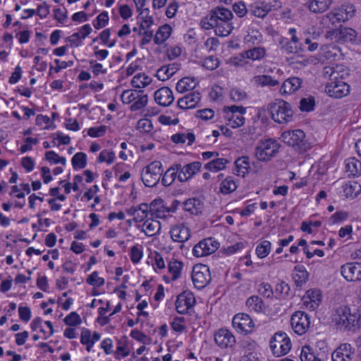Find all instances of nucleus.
I'll return each mask as SVG.
<instances>
[{
	"label": "nucleus",
	"instance_id": "25",
	"mask_svg": "<svg viewBox=\"0 0 361 361\" xmlns=\"http://www.w3.org/2000/svg\"><path fill=\"white\" fill-rule=\"evenodd\" d=\"M161 223L157 220L147 219L142 225V231L145 235L152 237L158 234L161 230Z\"/></svg>",
	"mask_w": 361,
	"mask_h": 361
},
{
	"label": "nucleus",
	"instance_id": "52",
	"mask_svg": "<svg viewBox=\"0 0 361 361\" xmlns=\"http://www.w3.org/2000/svg\"><path fill=\"white\" fill-rule=\"evenodd\" d=\"M219 59L214 56H210L205 58L202 63V66L209 71H213V70L219 67Z\"/></svg>",
	"mask_w": 361,
	"mask_h": 361
},
{
	"label": "nucleus",
	"instance_id": "42",
	"mask_svg": "<svg viewBox=\"0 0 361 361\" xmlns=\"http://www.w3.org/2000/svg\"><path fill=\"white\" fill-rule=\"evenodd\" d=\"M235 164L237 171L241 173L243 176H244L250 168L249 157L247 156L240 157L235 160Z\"/></svg>",
	"mask_w": 361,
	"mask_h": 361
},
{
	"label": "nucleus",
	"instance_id": "38",
	"mask_svg": "<svg viewBox=\"0 0 361 361\" xmlns=\"http://www.w3.org/2000/svg\"><path fill=\"white\" fill-rule=\"evenodd\" d=\"M254 79L255 82L262 87H274L279 84V80L274 79L271 76L268 75H257L255 76Z\"/></svg>",
	"mask_w": 361,
	"mask_h": 361
},
{
	"label": "nucleus",
	"instance_id": "58",
	"mask_svg": "<svg viewBox=\"0 0 361 361\" xmlns=\"http://www.w3.org/2000/svg\"><path fill=\"white\" fill-rule=\"evenodd\" d=\"M214 16H212L210 13L209 14L203 18L201 20L200 24L203 29L204 30H210L212 28H214L215 30V27L216 25V23L215 22V19L213 18Z\"/></svg>",
	"mask_w": 361,
	"mask_h": 361
},
{
	"label": "nucleus",
	"instance_id": "34",
	"mask_svg": "<svg viewBox=\"0 0 361 361\" xmlns=\"http://www.w3.org/2000/svg\"><path fill=\"white\" fill-rule=\"evenodd\" d=\"M245 114H227L225 116L226 119L227 120V125L231 126L233 128H235L238 127H240L245 123V118L243 115Z\"/></svg>",
	"mask_w": 361,
	"mask_h": 361
},
{
	"label": "nucleus",
	"instance_id": "9",
	"mask_svg": "<svg viewBox=\"0 0 361 361\" xmlns=\"http://www.w3.org/2000/svg\"><path fill=\"white\" fill-rule=\"evenodd\" d=\"M290 324L293 331L298 335L304 334L310 325V317L304 312H295L291 317Z\"/></svg>",
	"mask_w": 361,
	"mask_h": 361
},
{
	"label": "nucleus",
	"instance_id": "20",
	"mask_svg": "<svg viewBox=\"0 0 361 361\" xmlns=\"http://www.w3.org/2000/svg\"><path fill=\"white\" fill-rule=\"evenodd\" d=\"M304 5H306L312 13H322L329 9L333 3V0H304Z\"/></svg>",
	"mask_w": 361,
	"mask_h": 361
},
{
	"label": "nucleus",
	"instance_id": "4",
	"mask_svg": "<svg viewBox=\"0 0 361 361\" xmlns=\"http://www.w3.org/2000/svg\"><path fill=\"white\" fill-rule=\"evenodd\" d=\"M280 147V144L276 140H262L255 147V157L259 161H268L276 157Z\"/></svg>",
	"mask_w": 361,
	"mask_h": 361
},
{
	"label": "nucleus",
	"instance_id": "50",
	"mask_svg": "<svg viewBox=\"0 0 361 361\" xmlns=\"http://www.w3.org/2000/svg\"><path fill=\"white\" fill-rule=\"evenodd\" d=\"M314 105L315 101L314 97L302 98L300 102V109L302 111L310 112L314 110Z\"/></svg>",
	"mask_w": 361,
	"mask_h": 361
},
{
	"label": "nucleus",
	"instance_id": "12",
	"mask_svg": "<svg viewBox=\"0 0 361 361\" xmlns=\"http://www.w3.org/2000/svg\"><path fill=\"white\" fill-rule=\"evenodd\" d=\"M341 273L348 281H361V263H346L341 266Z\"/></svg>",
	"mask_w": 361,
	"mask_h": 361
},
{
	"label": "nucleus",
	"instance_id": "46",
	"mask_svg": "<svg viewBox=\"0 0 361 361\" xmlns=\"http://www.w3.org/2000/svg\"><path fill=\"white\" fill-rule=\"evenodd\" d=\"M175 73V68L169 66H162L158 69L156 75L159 80L165 81L169 79Z\"/></svg>",
	"mask_w": 361,
	"mask_h": 361
},
{
	"label": "nucleus",
	"instance_id": "40",
	"mask_svg": "<svg viewBox=\"0 0 361 361\" xmlns=\"http://www.w3.org/2000/svg\"><path fill=\"white\" fill-rule=\"evenodd\" d=\"M140 93H142V91L126 90L122 92L121 99L123 104H129L139 97Z\"/></svg>",
	"mask_w": 361,
	"mask_h": 361
},
{
	"label": "nucleus",
	"instance_id": "15",
	"mask_svg": "<svg viewBox=\"0 0 361 361\" xmlns=\"http://www.w3.org/2000/svg\"><path fill=\"white\" fill-rule=\"evenodd\" d=\"M216 343L221 348L232 347L235 343V336L226 329H221L214 334Z\"/></svg>",
	"mask_w": 361,
	"mask_h": 361
},
{
	"label": "nucleus",
	"instance_id": "36",
	"mask_svg": "<svg viewBox=\"0 0 361 361\" xmlns=\"http://www.w3.org/2000/svg\"><path fill=\"white\" fill-rule=\"evenodd\" d=\"M182 269L183 263L180 261L173 259L169 263L168 269L169 273L172 274V281H175L180 276Z\"/></svg>",
	"mask_w": 361,
	"mask_h": 361
},
{
	"label": "nucleus",
	"instance_id": "39",
	"mask_svg": "<svg viewBox=\"0 0 361 361\" xmlns=\"http://www.w3.org/2000/svg\"><path fill=\"white\" fill-rule=\"evenodd\" d=\"M237 188V185L233 177H227L221 183L220 190L224 194H229L235 191Z\"/></svg>",
	"mask_w": 361,
	"mask_h": 361
},
{
	"label": "nucleus",
	"instance_id": "45",
	"mask_svg": "<svg viewBox=\"0 0 361 361\" xmlns=\"http://www.w3.org/2000/svg\"><path fill=\"white\" fill-rule=\"evenodd\" d=\"M361 190V186L356 182H349L343 185V190L347 197H356Z\"/></svg>",
	"mask_w": 361,
	"mask_h": 361
},
{
	"label": "nucleus",
	"instance_id": "63",
	"mask_svg": "<svg viewBox=\"0 0 361 361\" xmlns=\"http://www.w3.org/2000/svg\"><path fill=\"white\" fill-rule=\"evenodd\" d=\"M259 293L266 298H271L274 294L271 286L268 283H262L259 285Z\"/></svg>",
	"mask_w": 361,
	"mask_h": 361
},
{
	"label": "nucleus",
	"instance_id": "22",
	"mask_svg": "<svg viewBox=\"0 0 361 361\" xmlns=\"http://www.w3.org/2000/svg\"><path fill=\"white\" fill-rule=\"evenodd\" d=\"M304 303L307 304V307L314 310L317 309L322 300V293L318 289L308 290L303 298Z\"/></svg>",
	"mask_w": 361,
	"mask_h": 361
},
{
	"label": "nucleus",
	"instance_id": "53",
	"mask_svg": "<svg viewBox=\"0 0 361 361\" xmlns=\"http://www.w3.org/2000/svg\"><path fill=\"white\" fill-rule=\"evenodd\" d=\"M109 21L108 13L106 11L102 12L95 19L93 25L96 29L104 27Z\"/></svg>",
	"mask_w": 361,
	"mask_h": 361
},
{
	"label": "nucleus",
	"instance_id": "6",
	"mask_svg": "<svg viewBox=\"0 0 361 361\" xmlns=\"http://www.w3.org/2000/svg\"><path fill=\"white\" fill-rule=\"evenodd\" d=\"M162 173L161 161H152L143 169L141 173L142 181L146 187H154L159 183Z\"/></svg>",
	"mask_w": 361,
	"mask_h": 361
},
{
	"label": "nucleus",
	"instance_id": "43",
	"mask_svg": "<svg viewBox=\"0 0 361 361\" xmlns=\"http://www.w3.org/2000/svg\"><path fill=\"white\" fill-rule=\"evenodd\" d=\"M300 360L301 361H321V360L315 355L313 350L309 345L302 347L300 353Z\"/></svg>",
	"mask_w": 361,
	"mask_h": 361
},
{
	"label": "nucleus",
	"instance_id": "37",
	"mask_svg": "<svg viewBox=\"0 0 361 361\" xmlns=\"http://www.w3.org/2000/svg\"><path fill=\"white\" fill-rule=\"evenodd\" d=\"M75 170L84 169L87 165V155L84 152H77L71 159Z\"/></svg>",
	"mask_w": 361,
	"mask_h": 361
},
{
	"label": "nucleus",
	"instance_id": "14",
	"mask_svg": "<svg viewBox=\"0 0 361 361\" xmlns=\"http://www.w3.org/2000/svg\"><path fill=\"white\" fill-rule=\"evenodd\" d=\"M170 234L173 241L183 243L190 238V230L185 224H178L171 228Z\"/></svg>",
	"mask_w": 361,
	"mask_h": 361
},
{
	"label": "nucleus",
	"instance_id": "2",
	"mask_svg": "<svg viewBox=\"0 0 361 361\" xmlns=\"http://www.w3.org/2000/svg\"><path fill=\"white\" fill-rule=\"evenodd\" d=\"M360 314L351 313L347 307H339L334 315V321L340 329L350 330L358 325Z\"/></svg>",
	"mask_w": 361,
	"mask_h": 361
},
{
	"label": "nucleus",
	"instance_id": "48",
	"mask_svg": "<svg viewBox=\"0 0 361 361\" xmlns=\"http://www.w3.org/2000/svg\"><path fill=\"white\" fill-rule=\"evenodd\" d=\"M200 242L201 245H204L208 255L214 253L219 248V243L212 238H205Z\"/></svg>",
	"mask_w": 361,
	"mask_h": 361
},
{
	"label": "nucleus",
	"instance_id": "32",
	"mask_svg": "<svg viewBox=\"0 0 361 361\" xmlns=\"http://www.w3.org/2000/svg\"><path fill=\"white\" fill-rule=\"evenodd\" d=\"M345 168L346 171L353 176L361 173V162L355 157L346 160Z\"/></svg>",
	"mask_w": 361,
	"mask_h": 361
},
{
	"label": "nucleus",
	"instance_id": "17",
	"mask_svg": "<svg viewBox=\"0 0 361 361\" xmlns=\"http://www.w3.org/2000/svg\"><path fill=\"white\" fill-rule=\"evenodd\" d=\"M202 166L200 161H194L185 165L180 166L179 173L178 174V179L180 182H185L191 178L197 172H198Z\"/></svg>",
	"mask_w": 361,
	"mask_h": 361
},
{
	"label": "nucleus",
	"instance_id": "19",
	"mask_svg": "<svg viewBox=\"0 0 361 361\" xmlns=\"http://www.w3.org/2000/svg\"><path fill=\"white\" fill-rule=\"evenodd\" d=\"M154 97L155 102L163 106L171 105L174 100L172 90L168 87H163L157 90L154 92Z\"/></svg>",
	"mask_w": 361,
	"mask_h": 361
},
{
	"label": "nucleus",
	"instance_id": "30",
	"mask_svg": "<svg viewBox=\"0 0 361 361\" xmlns=\"http://www.w3.org/2000/svg\"><path fill=\"white\" fill-rule=\"evenodd\" d=\"M246 305L255 312H262L264 310V305L262 300L257 295H252L247 298Z\"/></svg>",
	"mask_w": 361,
	"mask_h": 361
},
{
	"label": "nucleus",
	"instance_id": "5",
	"mask_svg": "<svg viewBox=\"0 0 361 361\" xmlns=\"http://www.w3.org/2000/svg\"><path fill=\"white\" fill-rule=\"evenodd\" d=\"M270 348L276 357L286 355L291 348V341L285 332L278 331L271 338Z\"/></svg>",
	"mask_w": 361,
	"mask_h": 361
},
{
	"label": "nucleus",
	"instance_id": "51",
	"mask_svg": "<svg viewBox=\"0 0 361 361\" xmlns=\"http://www.w3.org/2000/svg\"><path fill=\"white\" fill-rule=\"evenodd\" d=\"M115 157V153L114 152L104 149L100 152L97 158V161L99 163L106 161L108 164H111L114 162Z\"/></svg>",
	"mask_w": 361,
	"mask_h": 361
},
{
	"label": "nucleus",
	"instance_id": "3",
	"mask_svg": "<svg viewBox=\"0 0 361 361\" xmlns=\"http://www.w3.org/2000/svg\"><path fill=\"white\" fill-rule=\"evenodd\" d=\"M281 138L284 143L295 150L305 152L310 148V144L305 139V134L302 130L285 131L281 134Z\"/></svg>",
	"mask_w": 361,
	"mask_h": 361
},
{
	"label": "nucleus",
	"instance_id": "49",
	"mask_svg": "<svg viewBox=\"0 0 361 361\" xmlns=\"http://www.w3.org/2000/svg\"><path fill=\"white\" fill-rule=\"evenodd\" d=\"M148 102V97L147 94H139V97L133 102V104L130 106V110L136 111L140 110L145 107Z\"/></svg>",
	"mask_w": 361,
	"mask_h": 361
},
{
	"label": "nucleus",
	"instance_id": "56",
	"mask_svg": "<svg viewBox=\"0 0 361 361\" xmlns=\"http://www.w3.org/2000/svg\"><path fill=\"white\" fill-rule=\"evenodd\" d=\"M65 324L68 326H77L81 324L82 320L78 314L72 312L63 319Z\"/></svg>",
	"mask_w": 361,
	"mask_h": 361
},
{
	"label": "nucleus",
	"instance_id": "24",
	"mask_svg": "<svg viewBox=\"0 0 361 361\" xmlns=\"http://www.w3.org/2000/svg\"><path fill=\"white\" fill-rule=\"evenodd\" d=\"M197 84L198 82L195 78L185 77L177 82L176 89L180 93H185L193 90Z\"/></svg>",
	"mask_w": 361,
	"mask_h": 361
},
{
	"label": "nucleus",
	"instance_id": "41",
	"mask_svg": "<svg viewBox=\"0 0 361 361\" xmlns=\"http://www.w3.org/2000/svg\"><path fill=\"white\" fill-rule=\"evenodd\" d=\"M308 276V272L300 268L297 269V273L293 275V279L297 287H302L307 281Z\"/></svg>",
	"mask_w": 361,
	"mask_h": 361
},
{
	"label": "nucleus",
	"instance_id": "55",
	"mask_svg": "<svg viewBox=\"0 0 361 361\" xmlns=\"http://www.w3.org/2000/svg\"><path fill=\"white\" fill-rule=\"evenodd\" d=\"M148 205L147 204L142 203L138 205V212L137 215L134 217V221L135 222H141L144 221L148 216Z\"/></svg>",
	"mask_w": 361,
	"mask_h": 361
},
{
	"label": "nucleus",
	"instance_id": "26",
	"mask_svg": "<svg viewBox=\"0 0 361 361\" xmlns=\"http://www.w3.org/2000/svg\"><path fill=\"white\" fill-rule=\"evenodd\" d=\"M184 210L192 214H198L201 213L203 209V203L198 198H190L183 202Z\"/></svg>",
	"mask_w": 361,
	"mask_h": 361
},
{
	"label": "nucleus",
	"instance_id": "27",
	"mask_svg": "<svg viewBox=\"0 0 361 361\" xmlns=\"http://www.w3.org/2000/svg\"><path fill=\"white\" fill-rule=\"evenodd\" d=\"M266 55V49L264 47H256L242 52V57L252 61L261 60Z\"/></svg>",
	"mask_w": 361,
	"mask_h": 361
},
{
	"label": "nucleus",
	"instance_id": "57",
	"mask_svg": "<svg viewBox=\"0 0 361 361\" xmlns=\"http://www.w3.org/2000/svg\"><path fill=\"white\" fill-rule=\"evenodd\" d=\"M340 35L345 41L352 42L355 39L357 33L356 31L352 28L342 27L340 30Z\"/></svg>",
	"mask_w": 361,
	"mask_h": 361
},
{
	"label": "nucleus",
	"instance_id": "62",
	"mask_svg": "<svg viewBox=\"0 0 361 361\" xmlns=\"http://www.w3.org/2000/svg\"><path fill=\"white\" fill-rule=\"evenodd\" d=\"M106 131V126H100L98 127H92L88 129L87 134L92 137H99L103 136Z\"/></svg>",
	"mask_w": 361,
	"mask_h": 361
},
{
	"label": "nucleus",
	"instance_id": "23",
	"mask_svg": "<svg viewBox=\"0 0 361 361\" xmlns=\"http://www.w3.org/2000/svg\"><path fill=\"white\" fill-rule=\"evenodd\" d=\"M212 16H214L213 18L215 19L216 23L231 21L233 18L232 12L224 7L217 6L209 11Z\"/></svg>",
	"mask_w": 361,
	"mask_h": 361
},
{
	"label": "nucleus",
	"instance_id": "59",
	"mask_svg": "<svg viewBox=\"0 0 361 361\" xmlns=\"http://www.w3.org/2000/svg\"><path fill=\"white\" fill-rule=\"evenodd\" d=\"M246 97V92L238 88H233L230 92L231 99L235 102H241L245 99Z\"/></svg>",
	"mask_w": 361,
	"mask_h": 361
},
{
	"label": "nucleus",
	"instance_id": "1",
	"mask_svg": "<svg viewBox=\"0 0 361 361\" xmlns=\"http://www.w3.org/2000/svg\"><path fill=\"white\" fill-rule=\"evenodd\" d=\"M271 118L276 123L283 124L292 121L293 111L291 105L281 99H276L269 107Z\"/></svg>",
	"mask_w": 361,
	"mask_h": 361
},
{
	"label": "nucleus",
	"instance_id": "29",
	"mask_svg": "<svg viewBox=\"0 0 361 361\" xmlns=\"http://www.w3.org/2000/svg\"><path fill=\"white\" fill-rule=\"evenodd\" d=\"M172 28L169 25L161 26L155 34L154 42L156 44H163L171 35Z\"/></svg>",
	"mask_w": 361,
	"mask_h": 361
},
{
	"label": "nucleus",
	"instance_id": "7",
	"mask_svg": "<svg viewBox=\"0 0 361 361\" xmlns=\"http://www.w3.org/2000/svg\"><path fill=\"white\" fill-rule=\"evenodd\" d=\"M192 280L196 288L200 290L206 287L211 281L209 267L202 264H195L192 271Z\"/></svg>",
	"mask_w": 361,
	"mask_h": 361
},
{
	"label": "nucleus",
	"instance_id": "44",
	"mask_svg": "<svg viewBox=\"0 0 361 361\" xmlns=\"http://www.w3.org/2000/svg\"><path fill=\"white\" fill-rule=\"evenodd\" d=\"M271 244L269 240H264L256 247V254L260 259L266 257L270 252Z\"/></svg>",
	"mask_w": 361,
	"mask_h": 361
},
{
	"label": "nucleus",
	"instance_id": "60",
	"mask_svg": "<svg viewBox=\"0 0 361 361\" xmlns=\"http://www.w3.org/2000/svg\"><path fill=\"white\" fill-rule=\"evenodd\" d=\"M143 256V252L138 245L133 246L130 249V259L134 264L138 263Z\"/></svg>",
	"mask_w": 361,
	"mask_h": 361
},
{
	"label": "nucleus",
	"instance_id": "35",
	"mask_svg": "<svg viewBox=\"0 0 361 361\" xmlns=\"http://www.w3.org/2000/svg\"><path fill=\"white\" fill-rule=\"evenodd\" d=\"M229 163V161L224 158H217L207 163L204 168L209 171H218L225 169L226 165Z\"/></svg>",
	"mask_w": 361,
	"mask_h": 361
},
{
	"label": "nucleus",
	"instance_id": "61",
	"mask_svg": "<svg viewBox=\"0 0 361 361\" xmlns=\"http://www.w3.org/2000/svg\"><path fill=\"white\" fill-rule=\"evenodd\" d=\"M290 288L288 283L285 281H281L277 283L275 287V293L279 296H286L289 293Z\"/></svg>",
	"mask_w": 361,
	"mask_h": 361
},
{
	"label": "nucleus",
	"instance_id": "54",
	"mask_svg": "<svg viewBox=\"0 0 361 361\" xmlns=\"http://www.w3.org/2000/svg\"><path fill=\"white\" fill-rule=\"evenodd\" d=\"M87 283L91 286H97L98 287L102 286L104 284V279L99 277L98 272L97 271H93L87 279Z\"/></svg>",
	"mask_w": 361,
	"mask_h": 361
},
{
	"label": "nucleus",
	"instance_id": "10",
	"mask_svg": "<svg viewBox=\"0 0 361 361\" xmlns=\"http://www.w3.org/2000/svg\"><path fill=\"white\" fill-rule=\"evenodd\" d=\"M233 326L239 332L245 334L251 333L255 324L250 317L245 313L237 314L233 318Z\"/></svg>",
	"mask_w": 361,
	"mask_h": 361
},
{
	"label": "nucleus",
	"instance_id": "8",
	"mask_svg": "<svg viewBox=\"0 0 361 361\" xmlns=\"http://www.w3.org/2000/svg\"><path fill=\"white\" fill-rule=\"evenodd\" d=\"M325 91L330 97L338 99L349 94L350 86L338 77L337 79L326 83Z\"/></svg>",
	"mask_w": 361,
	"mask_h": 361
},
{
	"label": "nucleus",
	"instance_id": "21",
	"mask_svg": "<svg viewBox=\"0 0 361 361\" xmlns=\"http://www.w3.org/2000/svg\"><path fill=\"white\" fill-rule=\"evenodd\" d=\"M302 80L298 77H291L286 79L280 88L281 94H290L298 91L302 85Z\"/></svg>",
	"mask_w": 361,
	"mask_h": 361
},
{
	"label": "nucleus",
	"instance_id": "28",
	"mask_svg": "<svg viewBox=\"0 0 361 361\" xmlns=\"http://www.w3.org/2000/svg\"><path fill=\"white\" fill-rule=\"evenodd\" d=\"M180 169V164H176L171 166L164 174L161 183L164 186L171 185L175 180L176 178H178L177 173Z\"/></svg>",
	"mask_w": 361,
	"mask_h": 361
},
{
	"label": "nucleus",
	"instance_id": "18",
	"mask_svg": "<svg viewBox=\"0 0 361 361\" xmlns=\"http://www.w3.org/2000/svg\"><path fill=\"white\" fill-rule=\"evenodd\" d=\"M201 95L199 92H192L178 100V106L181 109H189L196 107L200 102Z\"/></svg>",
	"mask_w": 361,
	"mask_h": 361
},
{
	"label": "nucleus",
	"instance_id": "47",
	"mask_svg": "<svg viewBox=\"0 0 361 361\" xmlns=\"http://www.w3.org/2000/svg\"><path fill=\"white\" fill-rule=\"evenodd\" d=\"M162 203L163 201L161 199H156L152 202L149 212H151L152 216L154 215L158 218L164 217V210H161L159 207Z\"/></svg>",
	"mask_w": 361,
	"mask_h": 361
},
{
	"label": "nucleus",
	"instance_id": "64",
	"mask_svg": "<svg viewBox=\"0 0 361 361\" xmlns=\"http://www.w3.org/2000/svg\"><path fill=\"white\" fill-rule=\"evenodd\" d=\"M233 10L235 14L241 18L245 16L247 12V9L244 2L238 1L233 5Z\"/></svg>",
	"mask_w": 361,
	"mask_h": 361
},
{
	"label": "nucleus",
	"instance_id": "31",
	"mask_svg": "<svg viewBox=\"0 0 361 361\" xmlns=\"http://www.w3.org/2000/svg\"><path fill=\"white\" fill-rule=\"evenodd\" d=\"M152 82V78L145 73L136 74L131 80V85L135 88H143Z\"/></svg>",
	"mask_w": 361,
	"mask_h": 361
},
{
	"label": "nucleus",
	"instance_id": "33",
	"mask_svg": "<svg viewBox=\"0 0 361 361\" xmlns=\"http://www.w3.org/2000/svg\"><path fill=\"white\" fill-rule=\"evenodd\" d=\"M233 27L231 25V21L218 22L215 27V34L217 36L226 37L231 34Z\"/></svg>",
	"mask_w": 361,
	"mask_h": 361
},
{
	"label": "nucleus",
	"instance_id": "13",
	"mask_svg": "<svg viewBox=\"0 0 361 361\" xmlns=\"http://www.w3.org/2000/svg\"><path fill=\"white\" fill-rule=\"evenodd\" d=\"M281 6L280 2L275 1L274 5L265 1H256L251 4L249 11L252 15L258 18H264L273 8L276 9Z\"/></svg>",
	"mask_w": 361,
	"mask_h": 361
},
{
	"label": "nucleus",
	"instance_id": "16",
	"mask_svg": "<svg viewBox=\"0 0 361 361\" xmlns=\"http://www.w3.org/2000/svg\"><path fill=\"white\" fill-rule=\"evenodd\" d=\"M354 349L349 343L340 345L332 353V361H351Z\"/></svg>",
	"mask_w": 361,
	"mask_h": 361
},
{
	"label": "nucleus",
	"instance_id": "11",
	"mask_svg": "<svg viewBox=\"0 0 361 361\" xmlns=\"http://www.w3.org/2000/svg\"><path fill=\"white\" fill-rule=\"evenodd\" d=\"M348 20L341 8L334 9L322 17V23L330 29L336 28L341 22Z\"/></svg>",
	"mask_w": 361,
	"mask_h": 361
}]
</instances>
